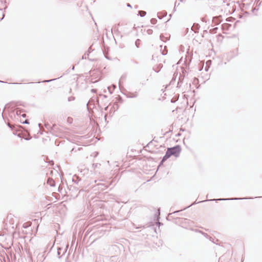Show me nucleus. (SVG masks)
<instances>
[{
  "instance_id": "1a4fd4ad",
  "label": "nucleus",
  "mask_w": 262,
  "mask_h": 262,
  "mask_svg": "<svg viewBox=\"0 0 262 262\" xmlns=\"http://www.w3.org/2000/svg\"><path fill=\"white\" fill-rule=\"evenodd\" d=\"M160 51L161 52V54L163 55H165L167 54V47L166 46H164V47L163 45L160 46Z\"/></svg>"
},
{
  "instance_id": "58836bf2",
  "label": "nucleus",
  "mask_w": 262,
  "mask_h": 262,
  "mask_svg": "<svg viewBox=\"0 0 262 262\" xmlns=\"http://www.w3.org/2000/svg\"><path fill=\"white\" fill-rule=\"evenodd\" d=\"M104 55V56L107 59H111V58H110V57L106 55L105 53H103Z\"/></svg>"
},
{
  "instance_id": "c03bdc74",
  "label": "nucleus",
  "mask_w": 262,
  "mask_h": 262,
  "mask_svg": "<svg viewBox=\"0 0 262 262\" xmlns=\"http://www.w3.org/2000/svg\"><path fill=\"white\" fill-rule=\"evenodd\" d=\"M126 6H127L128 7L132 8V6H131V5H130V4H129V3H127Z\"/></svg>"
},
{
  "instance_id": "f257e3e1",
  "label": "nucleus",
  "mask_w": 262,
  "mask_h": 262,
  "mask_svg": "<svg viewBox=\"0 0 262 262\" xmlns=\"http://www.w3.org/2000/svg\"><path fill=\"white\" fill-rule=\"evenodd\" d=\"M182 148L180 145H176L173 147H168L165 155L162 158L159 163V167L161 166L171 156L177 158L179 157Z\"/></svg>"
},
{
  "instance_id": "a211bd4d",
  "label": "nucleus",
  "mask_w": 262,
  "mask_h": 262,
  "mask_svg": "<svg viewBox=\"0 0 262 262\" xmlns=\"http://www.w3.org/2000/svg\"><path fill=\"white\" fill-rule=\"evenodd\" d=\"M101 166V164H99V163H93V168L94 169V170H95V172H96L97 171H96V169L97 168H99V167Z\"/></svg>"
},
{
  "instance_id": "09e8293b",
  "label": "nucleus",
  "mask_w": 262,
  "mask_h": 262,
  "mask_svg": "<svg viewBox=\"0 0 262 262\" xmlns=\"http://www.w3.org/2000/svg\"><path fill=\"white\" fill-rule=\"evenodd\" d=\"M196 231L198 232L199 233H201V234H202V232H203L202 231L199 230H196Z\"/></svg>"
},
{
  "instance_id": "72a5a7b5",
  "label": "nucleus",
  "mask_w": 262,
  "mask_h": 262,
  "mask_svg": "<svg viewBox=\"0 0 262 262\" xmlns=\"http://www.w3.org/2000/svg\"><path fill=\"white\" fill-rule=\"evenodd\" d=\"M45 127L47 128V129H50L51 130V127L52 126H50V124L49 123H45Z\"/></svg>"
},
{
  "instance_id": "b1692460",
  "label": "nucleus",
  "mask_w": 262,
  "mask_h": 262,
  "mask_svg": "<svg viewBox=\"0 0 262 262\" xmlns=\"http://www.w3.org/2000/svg\"><path fill=\"white\" fill-rule=\"evenodd\" d=\"M141 40L139 39H137L135 41V45L137 48H139Z\"/></svg>"
},
{
  "instance_id": "774afa93",
  "label": "nucleus",
  "mask_w": 262,
  "mask_h": 262,
  "mask_svg": "<svg viewBox=\"0 0 262 262\" xmlns=\"http://www.w3.org/2000/svg\"><path fill=\"white\" fill-rule=\"evenodd\" d=\"M180 1L181 2H182V0H180Z\"/></svg>"
},
{
  "instance_id": "e2e57ef3",
  "label": "nucleus",
  "mask_w": 262,
  "mask_h": 262,
  "mask_svg": "<svg viewBox=\"0 0 262 262\" xmlns=\"http://www.w3.org/2000/svg\"><path fill=\"white\" fill-rule=\"evenodd\" d=\"M66 250H64V252H63V254H64V253H66Z\"/></svg>"
},
{
  "instance_id": "f3484780",
  "label": "nucleus",
  "mask_w": 262,
  "mask_h": 262,
  "mask_svg": "<svg viewBox=\"0 0 262 262\" xmlns=\"http://www.w3.org/2000/svg\"><path fill=\"white\" fill-rule=\"evenodd\" d=\"M116 88V86L115 85H112L111 86H109L107 87V90L110 94H112L114 90Z\"/></svg>"
},
{
  "instance_id": "ddd939ff",
  "label": "nucleus",
  "mask_w": 262,
  "mask_h": 262,
  "mask_svg": "<svg viewBox=\"0 0 262 262\" xmlns=\"http://www.w3.org/2000/svg\"><path fill=\"white\" fill-rule=\"evenodd\" d=\"M47 183L51 187H54L55 186V182L54 180L51 178H48Z\"/></svg>"
},
{
  "instance_id": "13d9d810",
  "label": "nucleus",
  "mask_w": 262,
  "mask_h": 262,
  "mask_svg": "<svg viewBox=\"0 0 262 262\" xmlns=\"http://www.w3.org/2000/svg\"><path fill=\"white\" fill-rule=\"evenodd\" d=\"M103 97H104V98H106V97H107V96H106V95H103Z\"/></svg>"
},
{
  "instance_id": "79ce46f5",
  "label": "nucleus",
  "mask_w": 262,
  "mask_h": 262,
  "mask_svg": "<svg viewBox=\"0 0 262 262\" xmlns=\"http://www.w3.org/2000/svg\"><path fill=\"white\" fill-rule=\"evenodd\" d=\"M31 137H29V138L26 137L24 139H25V140L28 141V140H30L31 139Z\"/></svg>"
},
{
  "instance_id": "a19ab883",
  "label": "nucleus",
  "mask_w": 262,
  "mask_h": 262,
  "mask_svg": "<svg viewBox=\"0 0 262 262\" xmlns=\"http://www.w3.org/2000/svg\"><path fill=\"white\" fill-rule=\"evenodd\" d=\"M176 101V100H174L173 98H172L171 100V102L172 103H175Z\"/></svg>"
},
{
  "instance_id": "8fccbe9b",
  "label": "nucleus",
  "mask_w": 262,
  "mask_h": 262,
  "mask_svg": "<svg viewBox=\"0 0 262 262\" xmlns=\"http://www.w3.org/2000/svg\"><path fill=\"white\" fill-rule=\"evenodd\" d=\"M40 82H37L38 83H39ZM29 84H33V83H37V82H29Z\"/></svg>"
},
{
  "instance_id": "864d4df0",
  "label": "nucleus",
  "mask_w": 262,
  "mask_h": 262,
  "mask_svg": "<svg viewBox=\"0 0 262 262\" xmlns=\"http://www.w3.org/2000/svg\"><path fill=\"white\" fill-rule=\"evenodd\" d=\"M108 106H107L106 107H105L104 108V110H105V111H107V110H108Z\"/></svg>"
},
{
  "instance_id": "5fc2aeb1",
  "label": "nucleus",
  "mask_w": 262,
  "mask_h": 262,
  "mask_svg": "<svg viewBox=\"0 0 262 262\" xmlns=\"http://www.w3.org/2000/svg\"><path fill=\"white\" fill-rule=\"evenodd\" d=\"M208 69L207 67H205V71H208Z\"/></svg>"
},
{
  "instance_id": "dca6fc26",
  "label": "nucleus",
  "mask_w": 262,
  "mask_h": 262,
  "mask_svg": "<svg viewBox=\"0 0 262 262\" xmlns=\"http://www.w3.org/2000/svg\"><path fill=\"white\" fill-rule=\"evenodd\" d=\"M23 110H20L19 108L15 107V114L16 116L19 117L21 116V113L23 112Z\"/></svg>"
},
{
  "instance_id": "ea45409f",
  "label": "nucleus",
  "mask_w": 262,
  "mask_h": 262,
  "mask_svg": "<svg viewBox=\"0 0 262 262\" xmlns=\"http://www.w3.org/2000/svg\"><path fill=\"white\" fill-rule=\"evenodd\" d=\"M4 17H5V14H4V13H3L2 17L0 18V21H1L4 19Z\"/></svg>"
},
{
  "instance_id": "49530a36",
  "label": "nucleus",
  "mask_w": 262,
  "mask_h": 262,
  "mask_svg": "<svg viewBox=\"0 0 262 262\" xmlns=\"http://www.w3.org/2000/svg\"><path fill=\"white\" fill-rule=\"evenodd\" d=\"M96 89H92L91 91L93 92V93H95L96 92Z\"/></svg>"
},
{
  "instance_id": "7c9ffc66",
  "label": "nucleus",
  "mask_w": 262,
  "mask_h": 262,
  "mask_svg": "<svg viewBox=\"0 0 262 262\" xmlns=\"http://www.w3.org/2000/svg\"><path fill=\"white\" fill-rule=\"evenodd\" d=\"M89 171L88 169H81L80 172L82 173L83 174H84L85 173L88 172Z\"/></svg>"
},
{
  "instance_id": "f8f14e48",
  "label": "nucleus",
  "mask_w": 262,
  "mask_h": 262,
  "mask_svg": "<svg viewBox=\"0 0 262 262\" xmlns=\"http://www.w3.org/2000/svg\"><path fill=\"white\" fill-rule=\"evenodd\" d=\"M184 78V76H182L181 74H180V76H179V81L178 82L177 87H178V88H180L181 87V84L183 82Z\"/></svg>"
},
{
  "instance_id": "2eb2a0df",
  "label": "nucleus",
  "mask_w": 262,
  "mask_h": 262,
  "mask_svg": "<svg viewBox=\"0 0 262 262\" xmlns=\"http://www.w3.org/2000/svg\"><path fill=\"white\" fill-rule=\"evenodd\" d=\"M160 39L163 41V42H166L167 40H169V37H165L164 34H161L160 36Z\"/></svg>"
},
{
  "instance_id": "20e7f679",
  "label": "nucleus",
  "mask_w": 262,
  "mask_h": 262,
  "mask_svg": "<svg viewBox=\"0 0 262 262\" xmlns=\"http://www.w3.org/2000/svg\"><path fill=\"white\" fill-rule=\"evenodd\" d=\"M253 198H221V199H209L205 200L206 201H229V200H243V199H252Z\"/></svg>"
},
{
  "instance_id": "f704fd0d",
  "label": "nucleus",
  "mask_w": 262,
  "mask_h": 262,
  "mask_svg": "<svg viewBox=\"0 0 262 262\" xmlns=\"http://www.w3.org/2000/svg\"><path fill=\"white\" fill-rule=\"evenodd\" d=\"M131 62L133 64H138V62L136 60H131Z\"/></svg>"
},
{
  "instance_id": "052dcab7",
  "label": "nucleus",
  "mask_w": 262,
  "mask_h": 262,
  "mask_svg": "<svg viewBox=\"0 0 262 262\" xmlns=\"http://www.w3.org/2000/svg\"><path fill=\"white\" fill-rule=\"evenodd\" d=\"M40 125H41L40 123H38V126H39V127H40Z\"/></svg>"
},
{
  "instance_id": "4d7b16f0",
  "label": "nucleus",
  "mask_w": 262,
  "mask_h": 262,
  "mask_svg": "<svg viewBox=\"0 0 262 262\" xmlns=\"http://www.w3.org/2000/svg\"><path fill=\"white\" fill-rule=\"evenodd\" d=\"M152 143V141H150V142L148 143V145H150Z\"/></svg>"
},
{
  "instance_id": "bf43d9fd",
  "label": "nucleus",
  "mask_w": 262,
  "mask_h": 262,
  "mask_svg": "<svg viewBox=\"0 0 262 262\" xmlns=\"http://www.w3.org/2000/svg\"><path fill=\"white\" fill-rule=\"evenodd\" d=\"M217 36H221H221H222V35H221V34H218V35H217Z\"/></svg>"
},
{
  "instance_id": "4468645a",
  "label": "nucleus",
  "mask_w": 262,
  "mask_h": 262,
  "mask_svg": "<svg viewBox=\"0 0 262 262\" xmlns=\"http://www.w3.org/2000/svg\"><path fill=\"white\" fill-rule=\"evenodd\" d=\"M126 79V75H123L121 76L119 81V87L120 90H121V88H123L122 86V81Z\"/></svg>"
},
{
  "instance_id": "bb28decb",
  "label": "nucleus",
  "mask_w": 262,
  "mask_h": 262,
  "mask_svg": "<svg viewBox=\"0 0 262 262\" xmlns=\"http://www.w3.org/2000/svg\"><path fill=\"white\" fill-rule=\"evenodd\" d=\"M56 79H57L56 78H54V79H49V80H45L42 81L41 82L49 83V82H51L52 81L55 80Z\"/></svg>"
},
{
  "instance_id": "4c0bfd02",
  "label": "nucleus",
  "mask_w": 262,
  "mask_h": 262,
  "mask_svg": "<svg viewBox=\"0 0 262 262\" xmlns=\"http://www.w3.org/2000/svg\"><path fill=\"white\" fill-rule=\"evenodd\" d=\"M87 58H88V56H87V54L86 53H85L83 56H82V59H86Z\"/></svg>"
},
{
  "instance_id": "338daca9",
  "label": "nucleus",
  "mask_w": 262,
  "mask_h": 262,
  "mask_svg": "<svg viewBox=\"0 0 262 262\" xmlns=\"http://www.w3.org/2000/svg\"><path fill=\"white\" fill-rule=\"evenodd\" d=\"M0 82H3V81H1V80H0Z\"/></svg>"
},
{
  "instance_id": "6e6552de",
  "label": "nucleus",
  "mask_w": 262,
  "mask_h": 262,
  "mask_svg": "<svg viewBox=\"0 0 262 262\" xmlns=\"http://www.w3.org/2000/svg\"><path fill=\"white\" fill-rule=\"evenodd\" d=\"M167 14V13L166 11H163L162 12H158L157 13V16L159 19H161L165 16H166Z\"/></svg>"
},
{
  "instance_id": "cd10ccee",
  "label": "nucleus",
  "mask_w": 262,
  "mask_h": 262,
  "mask_svg": "<svg viewBox=\"0 0 262 262\" xmlns=\"http://www.w3.org/2000/svg\"><path fill=\"white\" fill-rule=\"evenodd\" d=\"M157 22V20L156 18H152L150 19V23L152 24H156Z\"/></svg>"
},
{
  "instance_id": "a878e982",
  "label": "nucleus",
  "mask_w": 262,
  "mask_h": 262,
  "mask_svg": "<svg viewBox=\"0 0 262 262\" xmlns=\"http://www.w3.org/2000/svg\"><path fill=\"white\" fill-rule=\"evenodd\" d=\"M117 258L116 256H112L111 257V261L110 262H117Z\"/></svg>"
},
{
  "instance_id": "e433bc0d",
  "label": "nucleus",
  "mask_w": 262,
  "mask_h": 262,
  "mask_svg": "<svg viewBox=\"0 0 262 262\" xmlns=\"http://www.w3.org/2000/svg\"><path fill=\"white\" fill-rule=\"evenodd\" d=\"M202 234L205 236L206 237V238H209V236L205 232H202Z\"/></svg>"
},
{
  "instance_id": "423d86ee",
  "label": "nucleus",
  "mask_w": 262,
  "mask_h": 262,
  "mask_svg": "<svg viewBox=\"0 0 262 262\" xmlns=\"http://www.w3.org/2000/svg\"><path fill=\"white\" fill-rule=\"evenodd\" d=\"M72 181L76 185H81L80 182L81 179L78 176L74 175L72 178Z\"/></svg>"
},
{
  "instance_id": "7ed1b4c3",
  "label": "nucleus",
  "mask_w": 262,
  "mask_h": 262,
  "mask_svg": "<svg viewBox=\"0 0 262 262\" xmlns=\"http://www.w3.org/2000/svg\"><path fill=\"white\" fill-rule=\"evenodd\" d=\"M62 133V129L56 124H53L51 127V133L56 137L61 136Z\"/></svg>"
},
{
  "instance_id": "0eeeda50",
  "label": "nucleus",
  "mask_w": 262,
  "mask_h": 262,
  "mask_svg": "<svg viewBox=\"0 0 262 262\" xmlns=\"http://www.w3.org/2000/svg\"><path fill=\"white\" fill-rule=\"evenodd\" d=\"M206 202L205 200H204V201H199L198 202H197L196 201L195 202H194L193 203H192L191 205H190L189 206L185 207V208H184L183 209H181V210H177V211H175L174 212H173L172 213H170V214H175V213H177L178 212H179L180 211H182V210H185L189 207H190V206H193L195 204H199V203H202V202Z\"/></svg>"
},
{
  "instance_id": "473e14b6",
  "label": "nucleus",
  "mask_w": 262,
  "mask_h": 262,
  "mask_svg": "<svg viewBox=\"0 0 262 262\" xmlns=\"http://www.w3.org/2000/svg\"><path fill=\"white\" fill-rule=\"evenodd\" d=\"M75 99V98L73 96H70L68 98V101H73Z\"/></svg>"
},
{
  "instance_id": "a18cd8bd",
  "label": "nucleus",
  "mask_w": 262,
  "mask_h": 262,
  "mask_svg": "<svg viewBox=\"0 0 262 262\" xmlns=\"http://www.w3.org/2000/svg\"><path fill=\"white\" fill-rule=\"evenodd\" d=\"M72 120V118H71V117H68V121H71V120Z\"/></svg>"
},
{
  "instance_id": "5701e85b",
  "label": "nucleus",
  "mask_w": 262,
  "mask_h": 262,
  "mask_svg": "<svg viewBox=\"0 0 262 262\" xmlns=\"http://www.w3.org/2000/svg\"><path fill=\"white\" fill-rule=\"evenodd\" d=\"M116 98H117V101L116 102H117V103L118 102L119 103H121L123 102V100L121 96H118Z\"/></svg>"
},
{
  "instance_id": "37998d69",
  "label": "nucleus",
  "mask_w": 262,
  "mask_h": 262,
  "mask_svg": "<svg viewBox=\"0 0 262 262\" xmlns=\"http://www.w3.org/2000/svg\"><path fill=\"white\" fill-rule=\"evenodd\" d=\"M21 116L23 118H26L27 116L25 114H21Z\"/></svg>"
},
{
  "instance_id": "f03ea898",
  "label": "nucleus",
  "mask_w": 262,
  "mask_h": 262,
  "mask_svg": "<svg viewBox=\"0 0 262 262\" xmlns=\"http://www.w3.org/2000/svg\"><path fill=\"white\" fill-rule=\"evenodd\" d=\"M17 106V104H14L13 103H8L6 104L5 107H8L9 108V116L12 119H17L16 118V114H15V107Z\"/></svg>"
},
{
  "instance_id": "0e129e2a",
  "label": "nucleus",
  "mask_w": 262,
  "mask_h": 262,
  "mask_svg": "<svg viewBox=\"0 0 262 262\" xmlns=\"http://www.w3.org/2000/svg\"><path fill=\"white\" fill-rule=\"evenodd\" d=\"M194 32H197V30H194Z\"/></svg>"
},
{
  "instance_id": "69168bd1",
  "label": "nucleus",
  "mask_w": 262,
  "mask_h": 262,
  "mask_svg": "<svg viewBox=\"0 0 262 262\" xmlns=\"http://www.w3.org/2000/svg\"><path fill=\"white\" fill-rule=\"evenodd\" d=\"M3 10V9H0V11H2Z\"/></svg>"
},
{
  "instance_id": "6ab92c4d",
  "label": "nucleus",
  "mask_w": 262,
  "mask_h": 262,
  "mask_svg": "<svg viewBox=\"0 0 262 262\" xmlns=\"http://www.w3.org/2000/svg\"><path fill=\"white\" fill-rule=\"evenodd\" d=\"M146 12L144 11L140 10V11H138V15H140L141 17H144L146 15Z\"/></svg>"
},
{
  "instance_id": "c9c22d12",
  "label": "nucleus",
  "mask_w": 262,
  "mask_h": 262,
  "mask_svg": "<svg viewBox=\"0 0 262 262\" xmlns=\"http://www.w3.org/2000/svg\"><path fill=\"white\" fill-rule=\"evenodd\" d=\"M62 250V248H58L57 249V254L59 256L60 254V251Z\"/></svg>"
},
{
  "instance_id": "4be33fe9",
  "label": "nucleus",
  "mask_w": 262,
  "mask_h": 262,
  "mask_svg": "<svg viewBox=\"0 0 262 262\" xmlns=\"http://www.w3.org/2000/svg\"><path fill=\"white\" fill-rule=\"evenodd\" d=\"M217 29H218L217 27H215L213 29H210L209 30V32L211 34H214V33H216Z\"/></svg>"
},
{
  "instance_id": "39448f33",
  "label": "nucleus",
  "mask_w": 262,
  "mask_h": 262,
  "mask_svg": "<svg viewBox=\"0 0 262 262\" xmlns=\"http://www.w3.org/2000/svg\"><path fill=\"white\" fill-rule=\"evenodd\" d=\"M111 184V183L109 185L105 183H98L95 186V187H97L95 189H97L100 191H103L106 190Z\"/></svg>"
},
{
  "instance_id": "c756f323",
  "label": "nucleus",
  "mask_w": 262,
  "mask_h": 262,
  "mask_svg": "<svg viewBox=\"0 0 262 262\" xmlns=\"http://www.w3.org/2000/svg\"><path fill=\"white\" fill-rule=\"evenodd\" d=\"M92 51H93V50L92 49V48H91V47H90V48L88 49V50L87 52L85 53L87 54V56H89V54H90V53H91Z\"/></svg>"
},
{
  "instance_id": "412c9836",
  "label": "nucleus",
  "mask_w": 262,
  "mask_h": 262,
  "mask_svg": "<svg viewBox=\"0 0 262 262\" xmlns=\"http://www.w3.org/2000/svg\"><path fill=\"white\" fill-rule=\"evenodd\" d=\"M119 106L118 104L117 103V102H115L114 103L113 106L111 109L113 108L114 111H115L116 110H117L119 108Z\"/></svg>"
},
{
  "instance_id": "2f4dec72",
  "label": "nucleus",
  "mask_w": 262,
  "mask_h": 262,
  "mask_svg": "<svg viewBox=\"0 0 262 262\" xmlns=\"http://www.w3.org/2000/svg\"><path fill=\"white\" fill-rule=\"evenodd\" d=\"M153 33V31L152 29H149L147 30V33L149 35L152 34Z\"/></svg>"
},
{
  "instance_id": "aec40b11",
  "label": "nucleus",
  "mask_w": 262,
  "mask_h": 262,
  "mask_svg": "<svg viewBox=\"0 0 262 262\" xmlns=\"http://www.w3.org/2000/svg\"><path fill=\"white\" fill-rule=\"evenodd\" d=\"M163 65L162 64H159L157 67V69H155L154 68H153V70L156 72L158 73L162 68Z\"/></svg>"
},
{
  "instance_id": "393cba45",
  "label": "nucleus",
  "mask_w": 262,
  "mask_h": 262,
  "mask_svg": "<svg viewBox=\"0 0 262 262\" xmlns=\"http://www.w3.org/2000/svg\"><path fill=\"white\" fill-rule=\"evenodd\" d=\"M20 123H23V124H29V121L28 119H26L25 120H22L21 119H20Z\"/></svg>"
},
{
  "instance_id": "9b49d317",
  "label": "nucleus",
  "mask_w": 262,
  "mask_h": 262,
  "mask_svg": "<svg viewBox=\"0 0 262 262\" xmlns=\"http://www.w3.org/2000/svg\"><path fill=\"white\" fill-rule=\"evenodd\" d=\"M138 96V93L137 92L134 93L129 92L126 95L127 98H136Z\"/></svg>"
},
{
  "instance_id": "de8ad7c7",
  "label": "nucleus",
  "mask_w": 262,
  "mask_h": 262,
  "mask_svg": "<svg viewBox=\"0 0 262 262\" xmlns=\"http://www.w3.org/2000/svg\"><path fill=\"white\" fill-rule=\"evenodd\" d=\"M196 231L198 232L199 233H201V234H202V232H203L202 231L199 230H196Z\"/></svg>"
},
{
  "instance_id": "6e6d98bb",
  "label": "nucleus",
  "mask_w": 262,
  "mask_h": 262,
  "mask_svg": "<svg viewBox=\"0 0 262 262\" xmlns=\"http://www.w3.org/2000/svg\"><path fill=\"white\" fill-rule=\"evenodd\" d=\"M199 25H197V27H195V29H196V30H198V28H199Z\"/></svg>"
},
{
  "instance_id": "680f3d73",
  "label": "nucleus",
  "mask_w": 262,
  "mask_h": 262,
  "mask_svg": "<svg viewBox=\"0 0 262 262\" xmlns=\"http://www.w3.org/2000/svg\"><path fill=\"white\" fill-rule=\"evenodd\" d=\"M74 66H73V67H72V70H74Z\"/></svg>"
},
{
  "instance_id": "c85d7f7f",
  "label": "nucleus",
  "mask_w": 262,
  "mask_h": 262,
  "mask_svg": "<svg viewBox=\"0 0 262 262\" xmlns=\"http://www.w3.org/2000/svg\"><path fill=\"white\" fill-rule=\"evenodd\" d=\"M182 72V74L181 75H182V76H184V77L187 75V71L183 69Z\"/></svg>"
},
{
  "instance_id": "603ef678",
  "label": "nucleus",
  "mask_w": 262,
  "mask_h": 262,
  "mask_svg": "<svg viewBox=\"0 0 262 262\" xmlns=\"http://www.w3.org/2000/svg\"><path fill=\"white\" fill-rule=\"evenodd\" d=\"M12 84H20L21 83H17V82H14V83H12Z\"/></svg>"
},
{
  "instance_id": "9d476101",
  "label": "nucleus",
  "mask_w": 262,
  "mask_h": 262,
  "mask_svg": "<svg viewBox=\"0 0 262 262\" xmlns=\"http://www.w3.org/2000/svg\"><path fill=\"white\" fill-rule=\"evenodd\" d=\"M231 27L232 25L231 24L228 23H224L222 25V29L223 30L228 31L230 30Z\"/></svg>"
},
{
  "instance_id": "3c124183",
  "label": "nucleus",
  "mask_w": 262,
  "mask_h": 262,
  "mask_svg": "<svg viewBox=\"0 0 262 262\" xmlns=\"http://www.w3.org/2000/svg\"><path fill=\"white\" fill-rule=\"evenodd\" d=\"M7 125H8V126L9 128H12V127H11V126L10 125V124L9 123H8V124H7Z\"/></svg>"
}]
</instances>
